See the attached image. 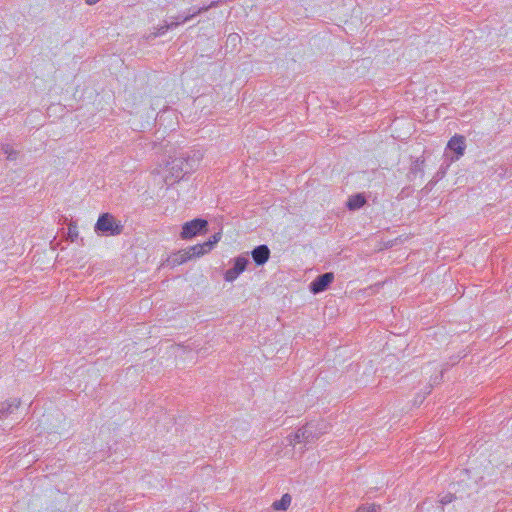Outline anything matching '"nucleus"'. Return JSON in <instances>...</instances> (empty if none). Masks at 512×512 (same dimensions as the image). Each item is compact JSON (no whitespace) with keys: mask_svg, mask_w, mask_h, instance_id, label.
<instances>
[{"mask_svg":"<svg viewBox=\"0 0 512 512\" xmlns=\"http://www.w3.org/2000/svg\"><path fill=\"white\" fill-rule=\"evenodd\" d=\"M202 155L199 152L181 155L179 157H170L165 165L164 182L167 185L180 181L185 174H189L196 170Z\"/></svg>","mask_w":512,"mask_h":512,"instance_id":"f257e3e1","label":"nucleus"},{"mask_svg":"<svg viewBox=\"0 0 512 512\" xmlns=\"http://www.w3.org/2000/svg\"><path fill=\"white\" fill-rule=\"evenodd\" d=\"M249 259L246 255H240L234 259V265L228 269L224 274V279L227 282H233L242 272L245 271Z\"/></svg>","mask_w":512,"mask_h":512,"instance_id":"423d86ee","label":"nucleus"},{"mask_svg":"<svg viewBox=\"0 0 512 512\" xmlns=\"http://www.w3.org/2000/svg\"><path fill=\"white\" fill-rule=\"evenodd\" d=\"M221 239V233H215L210 237V239L206 242H204V246H207L208 250L210 251L213 246Z\"/></svg>","mask_w":512,"mask_h":512,"instance_id":"a211bd4d","label":"nucleus"},{"mask_svg":"<svg viewBox=\"0 0 512 512\" xmlns=\"http://www.w3.org/2000/svg\"><path fill=\"white\" fill-rule=\"evenodd\" d=\"M334 280L332 272L323 273L317 276L309 285V289L313 294H319L325 291Z\"/></svg>","mask_w":512,"mask_h":512,"instance_id":"0eeeda50","label":"nucleus"},{"mask_svg":"<svg viewBox=\"0 0 512 512\" xmlns=\"http://www.w3.org/2000/svg\"><path fill=\"white\" fill-rule=\"evenodd\" d=\"M2 151L7 155V159L13 161L18 156V151L14 150L9 144L2 145Z\"/></svg>","mask_w":512,"mask_h":512,"instance_id":"dca6fc26","label":"nucleus"},{"mask_svg":"<svg viewBox=\"0 0 512 512\" xmlns=\"http://www.w3.org/2000/svg\"><path fill=\"white\" fill-rule=\"evenodd\" d=\"M78 227L76 223L71 222L68 226V237L74 242L78 238Z\"/></svg>","mask_w":512,"mask_h":512,"instance_id":"f3484780","label":"nucleus"},{"mask_svg":"<svg viewBox=\"0 0 512 512\" xmlns=\"http://www.w3.org/2000/svg\"><path fill=\"white\" fill-rule=\"evenodd\" d=\"M452 498H453L452 496H445L441 499V503L444 505L448 504V503L452 502Z\"/></svg>","mask_w":512,"mask_h":512,"instance_id":"aec40b11","label":"nucleus"},{"mask_svg":"<svg viewBox=\"0 0 512 512\" xmlns=\"http://www.w3.org/2000/svg\"><path fill=\"white\" fill-rule=\"evenodd\" d=\"M239 36L237 34H231L228 36V40L231 41V42H236L237 40H239Z\"/></svg>","mask_w":512,"mask_h":512,"instance_id":"412c9836","label":"nucleus"},{"mask_svg":"<svg viewBox=\"0 0 512 512\" xmlns=\"http://www.w3.org/2000/svg\"><path fill=\"white\" fill-rule=\"evenodd\" d=\"M305 433H308V432H307V429H304V426H303V427H301V428H299V429L295 432V434H294L293 439L291 440V442H292V441H294L295 443H302V442H303V443H305V444H306V435H305Z\"/></svg>","mask_w":512,"mask_h":512,"instance_id":"2eb2a0df","label":"nucleus"},{"mask_svg":"<svg viewBox=\"0 0 512 512\" xmlns=\"http://www.w3.org/2000/svg\"><path fill=\"white\" fill-rule=\"evenodd\" d=\"M448 148L457 154V158L462 156L466 148L465 138L461 135L453 136L448 142Z\"/></svg>","mask_w":512,"mask_h":512,"instance_id":"1a4fd4ad","label":"nucleus"},{"mask_svg":"<svg viewBox=\"0 0 512 512\" xmlns=\"http://www.w3.org/2000/svg\"><path fill=\"white\" fill-rule=\"evenodd\" d=\"M190 259H191V256L189 255V251H186V249H184V250H180L177 253H174L173 255L168 257L167 264L171 267H175V266L185 263L186 261H188Z\"/></svg>","mask_w":512,"mask_h":512,"instance_id":"9d476101","label":"nucleus"},{"mask_svg":"<svg viewBox=\"0 0 512 512\" xmlns=\"http://www.w3.org/2000/svg\"><path fill=\"white\" fill-rule=\"evenodd\" d=\"M94 229L98 234L115 236L122 232L123 226L111 214L103 213L99 216Z\"/></svg>","mask_w":512,"mask_h":512,"instance_id":"f03ea898","label":"nucleus"},{"mask_svg":"<svg viewBox=\"0 0 512 512\" xmlns=\"http://www.w3.org/2000/svg\"><path fill=\"white\" fill-rule=\"evenodd\" d=\"M378 509H380V506L376 505L374 503L373 504H365V505L358 507L356 512H376Z\"/></svg>","mask_w":512,"mask_h":512,"instance_id":"6ab92c4d","label":"nucleus"},{"mask_svg":"<svg viewBox=\"0 0 512 512\" xmlns=\"http://www.w3.org/2000/svg\"><path fill=\"white\" fill-rule=\"evenodd\" d=\"M291 504V496L284 494L280 500L273 502L272 507L274 510H286Z\"/></svg>","mask_w":512,"mask_h":512,"instance_id":"ddd939ff","label":"nucleus"},{"mask_svg":"<svg viewBox=\"0 0 512 512\" xmlns=\"http://www.w3.org/2000/svg\"><path fill=\"white\" fill-rule=\"evenodd\" d=\"M20 404V400L16 398L4 402L0 408V418H5L9 414L13 413L16 409L19 408Z\"/></svg>","mask_w":512,"mask_h":512,"instance_id":"9b49d317","label":"nucleus"},{"mask_svg":"<svg viewBox=\"0 0 512 512\" xmlns=\"http://www.w3.org/2000/svg\"><path fill=\"white\" fill-rule=\"evenodd\" d=\"M99 1H100V0H86V3H87L88 5H94V4L98 3Z\"/></svg>","mask_w":512,"mask_h":512,"instance_id":"4be33fe9","label":"nucleus"},{"mask_svg":"<svg viewBox=\"0 0 512 512\" xmlns=\"http://www.w3.org/2000/svg\"><path fill=\"white\" fill-rule=\"evenodd\" d=\"M208 222L204 219L196 218L186 222L182 227L181 237L191 239L206 229Z\"/></svg>","mask_w":512,"mask_h":512,"instance_id":"20e7f679","label":"nucleus"},{"mask_svg":"<svg viewBox=\"0 0 512 512\" xmlns=\"http://www.w3.org/2000/svg\"><path fill=\"white\" fill-rule=\"evenodd\" d=\"M186 251H189V255L191 256V259L193 257H199L204 255L205 253L209 252L207 246H204L203 244H197L191 247H188Z\"/></svg>","mask_w":512,"mask_h":512,"instance_id":"4468645a","label":"nucleus"},{"mask_svg":"<svg viewBox=\"0 0 512 512\" xmlns=\"http://www.w3.org/2000/svg\"><path fill=\"white\" fill-rule=\"evenodd\" d=\"M308 433L306 435V444L315 442L321 435L327 432L328 424L325 421L309 422L304 426Z\"/></svg>","mask_w":512,"mask_h":512,"instance_id":"39448f33","label":"nucleus"},{"mask_svg":"<svg viewBox=\"0 0 512 512\" xmlns=\"http://www.w3.org/2000/svg\"><path fill=\"white\" fill-rule=\"evenodd\" d=\"M251 256L256 265H264L270 257V249L265 244L259 245L251 251Z\"/></svg>","mask_w":512,"mask_h":512,"instance_id":"6e6552de","label":"nucleus"},{"mask_svg":"<svg viewBox=\"0 0 512 512\" xmlns=\"http://www.w3.org/2000/svg\"><path fill=\"white\" fill-rule=\"evenodd\" d=\"M218 2L214 1L212 2L210 5L208 6H203V7H200V8H197V9H193L192 13L186 15L185 17H181V16H177L175 17V21H172L170 22L169 24H166L165 26H162L158 29V32L155 34L156 36L157 35H162L164 34L167 30L169 29H173L175 27H177L179 24L181 23H185L189 20H191L192 18H194L195 16L203 13V12H206L208 11L210 8L212 7H215L217 6Z\"/></svg>","mask_w":512,"mask_h":512,"instance_id":"7ed1b4c3","label":"nucleus"},{"mask_svg":"<svg viewBox=\"0 0 512 512\" xmlns=\"http://www.w3.org/2000/svg\"><path fill=\"white\" fill-rule=\"evenodd\" d=\"M366 203V199L362 194H356L348 199L347 207L349 210L361 208Z\"/></svg>","mask_w":512,"mask_h":512,"instance_id":"f8f14e48","label":"nucleus"}]
</instances>
